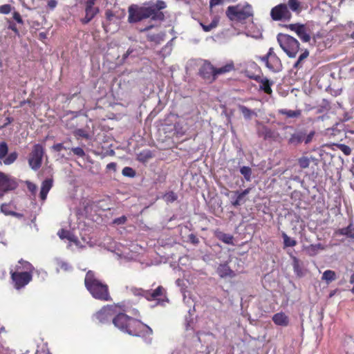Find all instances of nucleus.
<instances>
[{
	"instance_id": "obj_2",
	"label": "nucleus",
	"mask_w": 354,
	"mask_h": 354,
	"mask_svg": "<svg viewBox=\"0 0 354 354\" xmlns=\"http://www.w3.org/2000/svg\"><path fill=\"white\" fill-rule=\"evenodd\" d=\"M86 289L91 295L97 299L103 301H108L110 299L108 286L100 281L92 271H88L84 279Z\"/></svg>"
},
{
	"instance_id": "obj_30",
	"label": "nucleus",
	"mask_w": 354,
	"mask_h": 354,
	"mask_svg": "<svg viewBox=\"0 0 354 354\" xmlns=\"http://www.w3.org/2000/svg\"><path fill=\"white\" fill-rule=\"evenodd\" d=\"M324 249V247L321 244H312L308 248V254L310 256H314L317 254L319 250H322Z\"/></svg>"
},
{
	"instance_id": "obj_41",
	"label": "nucleus",
	"mask_w": 354,
	"mask_h": 354,
	"mask_svg": "<svg viewBox=\"0 0 354 354\" xmlns=\"http://www.w3.org/2000/svg\"><path fill=\"white\" fill-rule=\"evenodd\" d=\"M1 212L5 215H15L16 214L9 210V206L7 204H2L1 205Z\"/></svg>"
},
{
	"instance_id": "obj_33",
	"label": "nucleus",
	"mask_w": 354,
	"mask_h": 354,
	"mask_svg": "<svg viewBox=\"0 0 354 354\" xmlns=\"http://www.w3.org/2000/svg\"><path fill=\"white\" fill-rule=\"evenodd\" d=\"M74 135L79 138H84L86 139H90L91 136L88 132L84 129H77L74 131Z\"/></svg>"
},
{
	"instance_id": "obj_36",
	"label": "nucleus",
	"mask_w": 354,
	"mask_h": 354,
	"mask_svg": "<svg viewBox=\"0 0 354 354\" xmlns=\"http://www.w3.org/2000/svg\"><path fill=\"white\" fill-rule=\"evenodd\" d=\"M163 198L165 201H167L168 203H172L177 199L178 196H177L176 194H175L174 192H169L168 193H166L164 195Z\"/></svg>"
},
{
	"instance_id": "obj_26",
	"label": "nucleus",
	"mask_w": 354,
	"mask_h": 354,
	"mask_svg": "<svg viewBox=\"0 0 354 354\" xmlns=\"http://www.w3.org/2000/svg\"><path fill=\"white\" fill-rule=\"evenodd\" d=\"M218 22L219 17L218 16H214L209 24L205 25L203 23H200V24L205 32H209L218 26Z\"/></svg>"
},
{
	"instance_id": "obj_4",
	"label": "nucleus",
	"mask_w": 354,
	"mask_h": 354,
	"mask_svg": "<svg viewBox=\"0 0 354 354\" xmlns=\"http://www.w3.org/2000/svg\"><path fill=\"white\" fill-rule=\"evenodd\" d=\"M277 41L289 57H296L299 49V43L295 38L286 34L279 33L277 35Z\"/></svg>"
},
{
	"instance_id": "obj_64",
	"label": "nucleus",
	"mask_w": 354,
	"mask_h": 354,
	"mask_svg": "<svg viewBox=\"0 0 354 354\" xmlns=\"http://www.w3.org/2000/svg\"><path fill=\"white\" fill-rule=\"evenodd\" d=\"M335 292H336V290H333V291L330 292L329 297H333L335 295Z\"/></svg>"
},
{
	"instance_id": "obj_61",
	"label": "nucleus",
	"mask_w": 354,
	"mask_h": 354,
	"mask_svg": "<svg viewBox=\"0 0 354 354\" xmlns=\"http://www.w3.org/2000/svg\"><path fill=\"white\" fill-rule=\"evenodd\" d=\"M250 190H251L250 188H248L241 192L242 193V195H244L245 196H246L250 192Z\"/></svg>"
},
{
	"instance_id": "obj_42",
	"label": "nucleus",
	"mask_w": 354,
	"mask_h": 354,
	"mask_svg": "<svg viewBox=\"0 0 354 354\" xmlns=\"http://www.w3.org/2000/svg\"><path fill=\"white\" fill-rule=\"evenodd\" d=\"M166 8V3L163 1H158L155 5V8L153 9L155 10V16L156 15V11L160 10Z\"/></svg>"
},
{
	"instance_id": "obj_24",
	"label": "nucleus",
	"mask_w": 354,
	"mask_h": 354,
	"mask_svg": "<svg viewBox=\"0 0 354 354\" xmlns=\"http://www.w3.org/2000/svg\"><path fill=\"white\" fill-rule=\"evenodd\" d=\"M286 5L288 8H289L297 14H299L302 10L301 2L299 0H288Z\"/></svg>"
},
{
	"instance_id": "obj_35",
	"label": "nucleus",
	"mask_w": 354,
	"mask_h": 354,
	"mask_svg": "<svg viewBox=\"0 0 354 354\" xmlns=\"http://www.w3.org/2000/svg\"><path fill=\"white\" fill-rule=\"evenodd\" d=\"M310 160L306 156H301L298 159V164L301 169H306L309 167Z\"/></svg>"
},
{
	"instance_id": "obj_34",
	"label": "nucleus",
	"mask_w": 354,
	"mask_h": 354,
	"mask_svg": "<svg viewBox=\"0 0 354 354\" xmlns=\"http://www.w3.org/2000/svg\"><path fill=\"white\" fill-rule=\"evenodd\" d=\"M241 174L244 176L247 181H250L252 170L249 167L243 166L240 169Z\"/></svg>"
},
{
	"instance_id": "obj_44",
	"label": "nucleus",
	"mask_w": 354,
	"mask_h": 354,
	"mask_svg": "<svg viewBox=\"0 0 354 354\" xmlns=\"http://www.w3.org/2000/svg\"><path fill=\"white\" fill-rule=\"evenodd\" d=\"M339 149L344 153V154L348 156L351 153V149L350 147L346 145H339Z\"/></svg>"
},
{
	"instance_id": "obj_49",
	"label": "nucleus",
	"mask_w": 354,
	"mask_h": 354,
	"mask_svg": "<svg viewBox=\"0 0 354 354\" xmlns=\"http://www.w3.org/2000/svg\"><path fill=\"white\" fill-rule=\"evenodd\" d=\"M26 185H27V187L28 189V190L32 192V194H35L36 192H37V186L35 184L30 182V181H27L26 182Z\"/></svg>"
},
{
	"instance_id": "obj_23",
	"label": "nucleus",
	"mask_w": 354,
	"mask_h": 354,
	"mask_svg": "<svg viewBox=\"0 0 354 354\" xmlns=\"http://www.w3.org/2000/svg\"><path fill=\"white\" fill-rule=\"evenodd\" d=\"M304 133L302 131L297 132L291 135L288 140V143L293 145H297L303 142Z\"/></svg>"
},
{
	"instance_id": "obj_27",
	"label": "nucleus",
	"mask_w": 354,
	"mask_h": 354,
	"mask_svg": "<svg viewBox=\"0 0 354 354\" xmlns=\"http://www.w3.org/2000/svg\"><path fill=\"white\" fill-rule=\"evenodd\" d=\"M234 194L236 196V198H234V200L231 201V203L233 206H234V207L239 206L241 204H243L246 201V200L245 198V196L244 195H242L241 192L236 191L234 192Z\"/></svg>"
},
{
	"instance_id": "obj_22",
	"label": "nucleus",
	"mask_w": 354,
	"mask_h": 354,
	"mask_svg": "<svg viewBox=\"0 0 354 354\" xmlns=\"http://www.w3.org/2000/svg\"><path fill=\"white\" fill-rule=\"evenodd\" d=\"M234 70V65L232 61L227 62L224 66L216 68V77L218 75L225 74Z\"/></svg>"
},
{
	"instance_id": "obj_32",
	"label": "nucleus",
	"mask_w": 354,
	"mask_h": 354,
	"mask_svg": "<svg viewBox=\"0 0 354 354\" xmlns=\"http://www.w3.org/2000/svg\"><path fill=\"white\" fill-rule=\"evenodd\" d=\"M282 237L283 239V245L285 248L294 247L296 245L297 241L289 237L285 232L282 233Z\"/></svg>"
},
{
	"instance_id": "obj_10",
	"label": "nucleus",
	"mask_w": 354,
	"mask_h": 354,
	"mask_svg": "<svg viewBox=\"0 0 354 354\" xmlns=\"http://www.w3.org/2000/svg\"><path fill=\"white\" fill-rule=\"evenodd\" d=\"M270 15L274 21L290 20L292 17L290 11L285 3L279 4L272 8Z\"/></svg>"
},
{
	"instance_id": "obj_19",
	"label": "nucleus",
	"mask_w": 354,
	"mask_h": 354,
	"mask_svg": "<svg viewBox=\"0 0 354 354\" xmlns=\"http://www.w3.org/2000/svg\"><path fill=\"white\" fill-rule=\"evenodd\" d=\"M53 186V180L51 179H46L43 181L41 184L39 196L42 201H45L47 194Z\"/></svg>"
},
{
	"instance_id": "obj_28",
	"label": "nucleus",
	"mask_w": 354,
	"mask_h": 354,
	"mask_svg": "<svg viewBox=\"0 0 354 354\" xmlns=\"http://www.w3.org/2000/svg\"><path fill=\"white\" fill-rule=\"evenodd\" d=\"M292 266L294 272L297 276L301 277L304 275V272L300 265V261L295 257H292Z\"/></svg>"
},
{
	"instance_id": "obj_31",
	"label": "nucleus",
	"mask_w": 354,
	"mask_h": 354,
	"mask_svg": "<svg viewBox=\"0 0 354 354\" xmlns=\"http://www.w3.org/2000/svg\"><path fill=\"white\" fill-rule=\"evenodd\" d=\"M279 113L286 115L288 118H297L301 115L300 110H288V109H281L279 111Z\"/></svg>"
},
{
	"instance_id": "obj_29",
	"label": "nucleus",
	"mask_w": 354,
	"mask_h": 354,
	"mask_svg": "<svg viewBox=\"0 0 354 354\" xmlns=\"http://www.w3.org/2000/svg\"><path fill=\"white\" fill-rule=\"evenodd\" d=\"M239 109L246 120H250L253 115H256V113L253 111L243 105H239Z\"/></svg>"
},
{
	"instance_id": "obj_11",
	"label": "nucleus",
	"mask_w": 354,
	"mask_h": 354,
	"mask_svg": "<svg viewBox=\"0 0 354 354\" xmlns=\"http://www.w3.org/2000/svg\"><path fill=\"white\" fill-rule=\"evenodd\" d=\"M131 291L135 295H142L147 300H155L158 301V304H160L161 300L160 297L163 295L164 289L161 286H159L151 292L149 290H144L140 288H133L131 289Z\"/></svg>"
},
{
	"instance_id": "obj_48",
	"label": "nucleus",
	"mask_w": 354,
	"mask_h": 354,
	"mask_svg": "<svg viewBox=\"0 0 354 354\" xmlns=\"http://www.w3.org/2000/svg\"><path fill=\"white\" fill-rule=\"evenodd\" d=\"M315 134V132L312 131L306 136H304L303 141L305 142V144H309L312 141Z\"/></svg>"
},
{
	"instance_id": "obj_16",
	"label": "nucleus",
	"mask_w": 354,
	"mask_h": 354,
	"mask_svg": "<svg viewBox=\"0 0 354 354\" xmlns=\"http://www.w3.org/2000/svg\"><path fill=\"white\" fill-rule=\"evenodd\" d=\"M200 73L204 78L209 79L212 77L214 80L216 77V68L209 62H205L203 65L200 70Z\"/></svg>"
},
{
	"instance_id": "obj_7",
	"label": "nucleus",
	"mask_w": 354,
	"mask_h": 354,
	"mask_svg": "<svg viewBox=\"0 0 354 354\" xmlns=\"http://www.w3.org/2000/svg\"><path fill=\"white\" fill-rule=\"evenodd\" d=\"M44 153V147L41 145L37 144L33 146L28 158V164L32 169L36 171L41 167Z\"/></svg>"
},
{
	"instance_id": "obj_9",
	"label": "nucleus",
	"mask_w": 354,
	"mask_h": 354,
	"mask_svg": "<svg viewBox=\"0 0 354 354\" xmlns=\"http://www.w3.org/2000/svg\"><path fill=\"white\" fill-rule=\"evenodd\" d=\"M18 158V153L13 151L8 153V145L6 142H0V165H10Z\"/></svg>"
},
{
	"instance_id": "obj_20",
	"label": "nucleus",
	"mask_w": 354,
	"mask_h": 354,
	"mask_svg": "<svg viewBox=\"0 0 354 354\" xmlns=\"http://www.w3.org/2000/svg\"><path fill=\"white\" fill-rule=\"evenodd\" d=\"M217 273L221 278L233 277L234 272L230 268L227 264H221L217 268Z\"/></svg>"
},
{
	"instance_id": "obj_57",
	"label": "nucleus",
	"mask_w": 354,
	"mask_h": 354,
	"mask_svg": "<svg viewBox=\"0 0 354 354\" xmlns=\"http://www.w3.org/2000/svg\"><path fill=\"white\" fill-rule=\"evenodd\" d=\"M272 56H277L276 54L274 53L273 48H270L268 54L264 57H271Z\"/></svg>"
},
{
	"instance_id": "obj_63",
	"label": "nucleus",
	"mask_w": 354,
	"mask_h": 354,
	"mask_svg": "<svg viewBox=\"0 0 354 354\" xmlns=\"http://www.w3.org/2000/svg\"><path fill=\"white\" fill-rule=\"evenodd\" d=\"M349 283L351 284H353L354 286V273H353L351 275V277H350V279H349Z\"/></svg>"
},
{
	"instance_id": "obj_50",
	"label": "nucleus",
	"mask_w": 354,
	"mask_h": 354,
	"mask_svg": "<svg viewBox=\"0 0 354 354\" xmlns=\"http://www.w3.org/2000/svg\"><path fill=\"white\" fill-rule=\"evenodd\" d=\"M127 221V217L125 216H120L113 220V223L116 225L124 224Z\"/></svg>"
},
{
	"instance_id": "obj_55",
	"label": "nucleus",
	"mask_w": 354,
	"mask_h": 354,
	"mask_svg": "<svg viewBox=\"0 0 354 354\" xmlns=\"http://www.w3.org/2000/svg\"><path fill=\"white\" fill-rule=\"evenodd\" d=\"M223 2V0H210L209 6L211 8H212L214 6L222 4Z\"/></svg>"
},
{
	"instance_id": "obj_8",
	"label": "nucleus",
	"mask_w": 354,
	"mask_h": 354,
	"mask_svg": "<svg viewBox=\"0 0 354 354\" xmlns=\"http://www.w3.org/2000/svg\"><path fill=\"white\" fill-rule=\"evenodd\" d=\"M17 186L18 183L14 178L0 171V200L8 192L14 190Z\"/></svg>"
},
{
	"instance_id": "obj_15",
	"label": "nucleus",
	"mask_w": 354,
	"mask_h": 354,
	"mask_svg": "<svg viewBox=\"0 0 354 354\" xmlns=\"http://www.w3.org/2000/svg\"><path fill=\"white\" fill-rule=\"evenodd\" d=\"M249 77L260 82V89L263 90L265 93L267 94H270L272 93L271 86L272 82H271L268 78L261 77L259 75H249Z\"/></svg>"
},
{
	"instance_id": "obj_5",
	"label": "nucleus",
	"mask_w": 354,
	"mask_h": 354,
	"mask_svg": "<svg viewBox=\"0 0 354 354\" xmlns=\"http://www.w3.org/2000/svg\"><path fill=\"white\" fill-rule=\"evenodd\" d=\"M225 13L230 21H242L252 16V9L248 4H238L229 6Z\"/></svg>"
},
{
	"instance_id": "obj_53",
	"label": "nucleus",
	"mask_w": 354,
	"mask_h": 354,
	"mask_svg": "<svg viewBox=\"0 0 354 354\" xmlns=\"http://www.w3.org/2000/svg\"><path fill=\"white\" fill-rule=\"evenodd\" d=\"M13 19L19 24H23V20H22L21 17L19 12H15L13 13Z\"/></svg>"
},
{
	"instance_id": "obj_14",
	"label": "nucleus",
	"mask_w": 354,
	"mask_h": 354,
	"mask_svg": "<svg viewBox=\"0 0 354 354\" xmlns=\"http://www.w3.org/2000/svg\"><path fill=\"white\" fill-rule=\"evenodd\" d=\"M289 28L295 31L298 37L304 42H308L310 37V35L306 32V28L304 25L295 24H290L288 26Z\"/></svg>"
},
{
	"instance_id": "obj_13",
	"label": "nucleus",
	"mask_w": 354,
	"mask_h": 354,
	"mask_svg": "<svg viewBox=\"0 0 354 354\" xmlns=\"http://www.w3.org/2000/svg\"><path fill=\"white\" fill-rule=\"evenodd\" d=\"M262 61L266 63L267 68L274 72L278 73L282 71L283 66L280 59L277 56H272L271 57H262Z\"/></svg>"
},
{
	"instance_id": "obj_6",
	"label": "nucleus",
	"mask_w": 354,
	"mask_h": 354,
	"mask_svg": "<svg viewBox=\"0 0 354 354\" xmlns=\"http://www.w3.org/2000/svg\"><path fill=\"white\" fill-rule=\"evenodd\" d=\"M11 279L15 288L17 290L25 287L32 279V273L11 269Z\"/></svg>"
},
{
	"instance_id": "obj_38",
	"label": "nucleus",
	"mask_w": 354,
	"mask_h": 354,
	"mask_svg": "<svg viewBox=\"0 0 354 354\" xmlns=\"http://www.w3.org/2000/svg\"><path fill=\"white\" fill-rule=\"evenodd\" d=\"M152 157L151 151L147 150L140 153L138 160L140 161H146Z\"/></svg>"
},
{
	"instance_id": "obj_59",
	"label": "nucleus",
	"mask_w": 354,
	"mask_h": 354,
	"mask_svg": "<svg viewBox=\"0 0 354 354\" xmlns=\"http://www.w3.org/2000/svg\"><path fill=\"white\" fill-rule=\"evenodd\" d=\"M97 0H86L85 4L88 6L94 7L93 6Z\"/></svg>"
},
{
	"instance_id": "obj_54",
	"label": "nucleus",
	"mask_w": 354,
	"mask_h": 354,
	"mask_svg": "<svg viewBox=\"0 0 354 354\" xmlns=\"http://www.w3.org/2000/svg\"><path fill=\"white\" fill-rule=\"evenodd\" d=\"M189 239L191 241V243H192L195 245H196L199 243L198 239L194 234H191L189 235Z\"/></svg>"
},
{
	"instance_id": "obj_47",
	"label": "nucleus",
	"mask_w": 354,
	"mask_h": 354,
	"mask_svg": "<svg viewBox=\"0 0 354 354\" xmlns=\"http://www.w3.org/2000/svg\"><path fill=\"white\" fill-rule=\"evenodd\" d=\"M57 265L60 267V268L65 271H68L71 269V266L66 262L57 259Z\"/></svg>"
},
{
	"instance_id": "obj_39",
	"label": "nucleus",
	"mask_w": 354,
	"mask_h": 354,
	"mask_svg": "<svg viewBox=\"0 0 354 354\" xmlns=\"http://www.w3.org/2000/svg\"><path fill=\"white\" fill-rule=\"evenodd\" d=\"M219 239L225 243H232L233 237L230 234L223 233L220 235Z\"/></svg>"
},
{
	"instance_id": "obj_12",
	"label": "nucleus",
	"mask_w": 354,
	"mask_h": 354,
	"mask_svg": "<svg viewBox=\"0 0 354 354\" xmlns=\"http://www.w3.org/2000/svg\"><path fill=\"white\" fill-rule=\"evenodd\" d=\"M118 312V306L115 305H108L103 307L100 311H98L95 316L96 318L101 323H106L111 319L115 316V314Z\"/></svg>"
},
{
	"instance_id": "obj_58",
	"label": "nucleus",
	"mask_w": 354,
	"mask_h": 354,
	"mask_svg": "<svg viewBox=\"0 0 354 354\" xmlns=\"http://www.w3.org/2000/svg\"><path fill=\"white\" fill-rule=\"evenodd\" d=\"M105 15L108 20H111L112 18L114 17L113 13L111 10H106Z\"/></svg>"
},
{
	"instance_id": "obj_62",
	"label": "nucleus",
	"mask_w": 354,
	"mask_h": 354,
	"mask_svg": "<svg viewBox=\"0 0 354 354\" xmlns=\"http://www.w3.org/2000/svg\"><path fill=\"white\" fill-rule=\"evenodd\" d=\"M36 354H50L48 351L42 350V351H37Z\"/></svg>"
},
{
	"instance_id": "obj_21",
	"label": "nucleus",
	"mask_w": 354,
	"mask_h": 354,
	"mask_svg": "<svg viewBox=\"0 0 354 354\" xmlns=\"http://www.w3.org/2000/svg\"><path fill=\"white\" fill-rule=\"evenodd\" d=\"M34 269L35 268L31 263L23 259L19 260L15 268V270H16L30 272L31 273H32Z\"/></svg>"
},
{
	"instance_id": "obj_18",
	"label": "nucleus",
	"mask_w": 354,
	"mask_h": 354,
	"mask_svg": "<svg viewBox=\"0 0 354 354\" xmlns=\"http://www.w3.org/2000/svg\"><path fill=\"white\" fill-rule=\"evenodd\" d=\"M272 321L277 326H287L289 324L288 316L282 312L274 314Z\"/></svg>"
},
{
	"instance_id": "obj_46",
	"label": "nucleus",
	"mask_w": 354,
	"mask_h": 354,
	"mask_svg": "<svg viewBox=\"0 0 354 354\" xmlns=\"http://www.w3.org/2000/svg\"><path fill=\"white\" fill-rule=\"evenodd\" d=\"M67 239L68 241H70L71 242L74 243L78 247H81V248L83 247V245H80V241L77 239V238L75 235L71 234V232H70L69 235L68 236Z\"/></svg>"
},
{
	"instance_id": "obj_43",
	"label": "nucleus",
	"mask_w": 354,
	"mask_h": 354,
	"mask_svg": "<svg viewBox=\"0 0 354 354\" xmlns=\"http://www.w3.org/2000/svg\"><path fill=\"white\" fill-rule=\"evenodd\" d=\"M12 8L11 6L9 4H4L2 6H0V13L1 14H8L11 12Z\"/></svg>"
},
{
	"instance_id": "obj_17",
	"label": "nucleus",
	"mask_w": 354,
	"mask_h": 354,
	"mask_svg": "<svg viewBox=\"0 0 354 354\" xmlns=\"http://www.w3.org/2000/svg\"><path fill=\"white\" fill-rule=\"evenodd\" d=\"M99 12V8L97 7H91L86 5L85 17L82 19V24H86L90 22L94 17Z\"/></svg>"
},
{
	"instance_id": "obj_60",
	"label": "nucleus",
	"mask_w": 354,
	"mask_h": 354,
	"mask_svg": "<svg viewBox=\"0 0 354 354\" xmlns=\"http://www.w3.org/2000/svg\"><path fill=\"white\" fill-rule=\"evenodd\" d=\"M115 168H116V164L114 162H110L106 165V169H108L115 170Z\"/></svg>"
},
{
	"instance_id": "obj_37",
	"label": "nucleus",
	"mask_w": 354,
	"mask_h": 354,
	"mask_svg": "<svg viewBox=\"0 0 354 354\" xmlns=\"http://www.w3.org/2000/svg\"><path fill=\"white\" fill-rule=\"evenodd\" d=\"M308 55H309V53H308V50H305L304 53H302L299 55V58H298L297 61V62H295V64H294V67H295V68H299V67L301 66V62H302L304 59H305L306 58H307V57H308Z\"/></svg>"
},
{
	"instance_id": "obj_25",
	"label": "nucleus",
	"mask_w": 354,
	"mask_h": 354,
	"mask_svg": "<svg viewBox=\"0 0 354 354\" xmlns=\"http://www.w3.org/2000/svg\"><path fill=\"white\" fill-rule=\"evenodd\" d=\"M336 279L337 275L335 272L331 270L324 271L322 277V280L324 281L328 284L335 281Z\"/></svg>"
},
{
	"instance_id": "obj_1",
	"label": "nucleus",
	"mask_w": 354,
	"mask_h": 354,
	"mask_svg": "<svg viewBox=\"0 0 354 354\" xmlns=\"http://www.w3.org/2000/svg\"><path fill=\"white\" fill-rule=\"evenodd\" d=\"M114 326L122 332L133 336L151 335L152 329L140 320L132 318L127 315L120 313L118 308V313L113 318Z\"/></svg>"
},
{
	"instance_id": "obj_56",
	"label": "nucleus",
	"mask_w": 354,
	"mask_h": 354,
	"mask_svg": "<svg viewBox=\"0 0 354 354\" xmlns=\"http://www.w3.org/2000/svg\"><path fill=\"white\" fill-rule=\"evenodd\" d=\"M53 149L56 151H62L63 149H64V147L63 146L62 144L61 143H59V144H56V145H54L53 146Z\"/></svg>"
},
{
	"instance_id": "obj_51",
	"label": "nucleus",
	"mask_w": 354,
	"mask_h": 354,
	"mask_svg": "<svg viewBox=\"0 0 354 354\" xmlns=\"http://www.w3.org/2000/svg\"><path fill=\"white\" fill-rule=\"evenodd\" d=\"M70 234V232L68 231H66V230H62L58 232L57 234L58 236H59V238L61 239H68V236Z\"/></svg>"
},
{
	"instance_id": "obj_45",
	"label": "nucleus",
	"mask_w": 354,
	"mask_h": 354,
	"mask_svg": "<svg viewBox=\"0 0 354 354\" xmlns=\"http://www.w3.org/2000/svg\"><path fill=\"white\" fill-rule=\"evenodd\" d=\"M71 151L78 157H83L85 155L84 151L81 147L72 148Z\"/></svg>"
},
{
	"instance_id": "obj_3",
	"label": "nucleus",
	"mask_w": 354,
	"mask_h": 354,
	"mask_svg": "<svg viewBox=\"0 0 354 354\" xmlns=\"http://www.w3.org/2000/svg\"><path fill=\"white\" fill-rule=\"evenodd\" d=\"M129 23L138 22L142 19L151 17L155 19V10L153 7L140 6L137 4H132L128 8Z\"/></svg>"
},
{
	"instance_id": "obj_52",
	"label": "nucleus",
	"mask_w": 354,
	"mask_h": 354,
	"mask_svg": "<svg viewBox=\"0 0 354 354\" xmlns=\"http://www.w3.org/2000/svg\"><path fill=\"white\" fill-rule=\"evenodd\" d=\"M57 5V0H48L47 1V6L50 10H54Z\"/></svg>"
},
{
	"instance_id": "obj_40",
	"label": "nucleus",
	"mask_w": 354,
	"mask_h": 354,
	"mask_svg": "<svg viewBox=\"0 0 354 354\" xmlns=\"http://www.w3.org/2000/svg\"><path fill=\"white\" fill-rule=\"evenodd\" d=\"M124 176L133 177L136 175L134 170L129 167H125L122 171Z\"/></svg>"
}]
</instances>
